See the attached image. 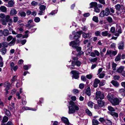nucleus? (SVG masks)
Returning a JSON list of instances; mask_svg holds the SVG:
<instances>
[{"label": "nucleus", "instance_id": "nucleus-14", "mask_svg": "<svg viewBox=\"0 0 125 125\" xmlns=\"http://www.w3.org/2000/svg\"><path fill=\"white\" fill-rule=\"evenodd\" d=\"M90 8H92L93 7L95 8L97 7V4L96 2H92L90 3Z\"/></svg>", "mask_w": 125, "mask_h": 125}, {"label": "nucleus", "instance_id": "nucleus-37", "mask_svg": "<svg viewBox=\"0 0 125 125\" xmlns=\"http://www.w3.org/2000/svg\"><path fill=\"white\" fill-rule=\"evenodd\" d=\"M0 10L3 12H5L7 10L6 7L3 6H2L0 7Z\"/></svg>", "mask_w": 125, "mask_h": 125}, {"label": "nucleus", "instance_id": "nucleus-15", "mask_svg": "<svg viewBox=\"0 0 125 125\" xmlns=\"http://www.w3.org/2000/svg\"><path fill=\"white\" fill-rule=\"evenodd\" d=\"M111 83L113 85L117 87H118L119 85V84L117 82L113 80L111 81Z\"/></svg>", "mask_w": 125, "mask_h": 125}, {"label": "nucleus", "instance_id": "nucleus-54", "mask_svg": "<svg viewBox=\"0 0 125 125\" xmlns=\"http://www.w3.org/2000/svg\"><path fill=\"white\" fill-rule=\"evenodd\" d=\"M20 81L19 80H18L17 81V83L16 84V86L17 88L20 86H21V84H20Z\"/></svg>", "mask_w": 125, "mask_h": 125}, {"label": "nucleus", "instance_id": "nucleus-63", "mask_svg": "<svg viewBox=\"0 0 125 125\" xmlns=\"http://www.w3.org/2000/svg\"><path fill=\"white\" fill-rule=\"evenodd\" d=\"M84 85L83 83H81L79 85V87L81 89H83L84 87Z\"/></svg>", "mask_w": 125, "mask_h": 125}, {"label": "nucleus", "instance_id": "nucleus-17", "mask_svg": "<svg viewBox=\"0 0 125 125\" xmlns=\"http://www.w3.org/2000/svg\"><path fill=\"white\" fill-rule=\"evenodd\" d=\"M98 105L100 107H102L104 105V103L101 100H99L97 101Z\"/></svg>", "mask_w": 125, "mask_h": 125}, {"label": "nucleus", "instance_id": "nucleus-29", "mask_svg": "<svg viewBox=\"0 0 125 125\" xmlns=\"http://www.w3.org/2000/svg\"><path fill=\"white\" fill-rule=\"evenodd\" d=\"M110 115L113 117H115L116 118L118 117V114L115 112H112L110 113Z\"/></svg>", "mask_w": 125, "mask_h": 125}, {"label": "nucleus", "instance_id": "nucleus-11", "mask_svg": "<svg viewBox=\"0 0 125 125\" xmlns=\"http://www.w3.org/2000/svg\"><path fill=\"white\" fill-rule=\"evenodd\" d=\"M100 81L97 78H96L94 80L93 86L94 87L96 88L98 86V84L100 83Z\"/></svg>", "mask_w": 125, "mask_h": 125}, {"label": "nucleus", "instance_id": "nucleus-48", "mask_svg": "<svg viewBox=\"0 0 125 125\" xmlns=\"http://www.w3.org/2000/svg\"><path fill=\"white\" fill-rule=\"evenodd\" d=\"M5 18V20L6 22H7L12 19H11L10 18V16L9 15H7L6 16Z\"/></svg>", "mask_w": 125, "mask_h": 125}, {"label": "nucleus", "instance_id": "nucleus-34", "mask_svg": "<svg viewBox=\"0 0 125 125\" xmlns=\"http://www.w3.org/2000/svg\"><path fill=\"white\" fill-rule=\"evenodd\" d=\"M1 44L2 46L4 48H5L8 47V43L6 42H3L1 43Z\"/></svg>", "mask_w": 125, "mask_h": 125}, {"label": "nucleus", "instance_id": "nucleus-21", "mask_svg": "<svg viewBox=\"0 0 125 125\" xmlns=\"http://www.w3.org/2000/svg\"><path fill=\"white\" fill-rule=\"evenodd\" d=\"M18 15L21 17H25L26 16V13L22 11H19L18 13Z\"/></svg>", "mask_w": 125, "mask_h": 125}, {"label": "nucleus", "instance_id": "nucleus-42", "mask_svg": "<svg viewBox=\"0 0 125 125\" xmlns=\"http://www.w3.org/2000/svg\"><path fill=\"white\" fill-rule=\"evenodd\" d=\"M110 55V57H111L112 56V54H111V50H108L106 52V54H105V55Z\"/></svg>", "mask_w": 125, "mask_h": 125}, {"label": "nucleus", "instance_id": "nucleus-2", "mask_svg": "<svg viewBox=\"0 0 125 125\" xmlns=\"http://www.w3.org/2000/svg\"><path fill=\"white\" fill-rule=\"evenodd\" d=\"M70 45L74 48L76 49V51L77 52L76 55L77 57H79L81 56V55L83 54V53L81 51V48L80 47H78L77 45H76L75 42L73 41L71 42L70 44Z\"/></svg>", "mask_w": 125, "mask_h": 125}, {"label": "nucleus", "instance_id": "nucleus-25", "mask_svg": "<svg viewBox=\"0 0 125 125\" xmlns=\"http://www.w3.org/2000/svg\"><path fill=\"white\" fill-rule=\"evenodd\" d=\"M4 112H5V115L8 116H9L10 115V111L7 109L4 108L3 109Z\"/></svg>", "mask_w": 125, "mask_h": 125}, {"label": "nucleus", "instance_id": "nucleus-39", "mask_svg": "<svg viewBox=\"0 0 125 125\" xmlns=\"http://www.w3.org/2000/svg\"><path fill=\"white\" fill-rule=\"evenodd\" d=\"M85 111L86 113L90 116H92V113L88 109H86L85 110Z\"/></svg>", "mask_w": 125, "mask_h": 125}, {"label": "nucleus", "instance_id": "nucleus-7", "mask_svg": "<svg viewBox=\"0 0 125 125\" xmlns=\"http://www.w3.org/2000/svg\"><path fill=\"white\" fill-rule=\"evenodd\" d=\"M95 94V98L97 99H100L102 100L104 97V94L102 93L100 91H97L96 93Z\"/></svg>", "mask_w": 125, "mask_h": 125}, {"label": "nucleus", "instance_id": "nucleus-24", "mask_svg": "<svg viewBox=\"0 0 125 125\" xmlns=\"http://www.w3.org/2000/svg\"><path fill=\"white\" fill-rule=\"evenodd\" d=\"M110 13L109 9L108 8H106L105 9V15L108 16Z\"/></svg>", "mask_w": 125, "mask_h": 125}, {"label": "nucleus", "instance_id": "nucleus-45", "mask_svg": "<svg viewBox=\"0 0 125 125\" xmlns=\"http://www.w3.org/2000/svg\"><path fill=\"white\" fill-rule=\"evenodd\" d=\"M83 36V38H86L88 37L89 36L88 33H85L84 32H83L82 33Z\"/></svg>", "mask_w": 125, "mask_h": 125}, {"label": "nucleus", "instance_id": "nucleus-1", "mask_svg": "<svg viewBox=\"0 0 125 125\" xmlns=\"http://www.w3.org/2000/svg\"><path fill=\"white\" fill-rule=\"evenodd\" d=\"M69 104L71 106L69 107V114H72L75 113L76 111L78 110L79 108L78 106L75 104V103L72 101H70Z\"/></svg>", "mask_w": 125, "mask_h": 125}, {"label": "nucleus", "instance_id": "nucleus-30", "mask_svg": "<svg viewBox=\"0 0 125 125\" xmlns=\"http://www.w3.org/2000/svg\"><path fill=\"white\" fill-rule=\"evenodd\" d=\"M92 123L93 125H97L99 123L97 120L94 119H93Z\"/></svg>", "mask_w": 125, "mask_h": 125}, {"label": "nucleus", "instance_id": "nucleus-8", "mask_svg": "<svg viewBox=\"0 0 125 125\" xmlns=\"http://www.w3.org/2000/svg\"><path fill=\"white\" fill-rule=\"evenodd\" d=\"M82 31H80L78 32L77 33V34L75 35L74 36V39L76 40V41L74 42H75V43H76V45H77L79 43V41L78 40V39L80 37V35L82 34Z\"/></svg>", "mask_w": 125, "mask_h": 125}, {"label": "nucleus", "instance_id": "nucleus-53", "mask_svg": "<svg viewBox=\"0 0 125 125\" xmlns=\"http://www.w3.org/2000/svg\"><path fill=\"white\" fill-rule=\"evenodd\" d=\"M97 57L92 59L90 60V61L91 62H96L97 60Z\"/></svg>", "mask_w": 125, "mask_h": 125}, {"label": "nucleus", "instance_id": "nucleus-31", "mask_svg": "<svg viewBox=\"0 0 125 125\" xmlns=\"http://www.w3.org/2000/svg\"><path fill=\"white\" fill-rule=\"evenodd\" d=\"M107 97L108 100L110 101L111 102V101L113 100V99L114 98H113L112 96L109 94H108L107 95Z\"/></svg>", "mask_w": 125, "mask_h": 125}, {"label": "nucleus", "instance_id": "nucleus-61", "mask_svg": "<svg viewBox=\"0 0 125 125\" xmlns=\"http://www.w3.org/2000/svg\"><path fill=\"white\" fill-rule=\"evenodd\" d=\"M117 52L116 51H113L111 50V54L113 55H114L115 56L117 54Z\"/></svg>", "mask_w": 125, "mask_h": 125}, {"label": "nucleus", "instance_id": "nucleus-26", "mask_svg": "<svg viewBox=\"0 0 125 125\" xmlns=\"http://www.w3.org/2000/svg\"><path fill=\"white\" fill-rule=\"evenodd\" d=\"M116 31L119 33H122L121 28L120 26H118L116 27Z\"/></svg>", "mask_w": 125, "mask_h": 125}, {"label": "nucleus", "instance_id": "nucleus-64", "mask_svg": "<svg viewBox=\"0 0 125 125\" xmlns=\"http://www.w3.org/2000/svg\"><path fill=\"white\" fill-rule=\"evenodd\" d=\"M6 16L4 14L1 13L0 14V17L2 19H4L5 18Z\"/></svg>", "mask_w": 125, "mask_h": 125}, {"label": "nucleus", "instance_id": "nucleus-56", "mask_svg": "<svg viewBox=\"0 0 125 125\" xmlns=\"http://www.w3.org/2000/svg\"><path fill=\"white\" fill-rule=\"evenodd\" d=\"M113 78L114 80H118L119 79L120 77L119 75H115L114 76Z\"/></svg>", "mask_w": 125, "mask_h": 125}, {"label": "nucleus", "instance_id": "nucleus-49", "mask_svg": "<svg viewBox=\"0 0 125 125\" xmlns=\"http://www.w3.org/2000/svg\"><path fill=\"white\" fill-rule=\"evenodd\" d=\"M0 21L2 22V24L3 25H6L7 24V22L4 19H1L0 20Z\"/></svg>", "mask_w": 125, "mask_h": 125}, {"label": "nucleus", "instance_id": "nucleus-19", "mask_svg": "<svg viewBox=\"0 0 125 125\" xmlns=\"http://www.w3.org/2000/svg\"><path fill=\"white\" fill-rule=\"evenodd\" d=\"M24 110H32L33 111H36V109L35 108H30L24 106L22 108Z\"/></svg>", "mask_w": 125, "mask_h": 125}, {"label": "nucleus", "instance_id": "nucleus-44", "mask_svg": "<svg viewBox=\"0 0 125 125\" xmlns=\"http://www.w3.org/2000/svg\"><path fill=\"white\" fill-rule=\"evenodd\" d=\"M115 9L117 10H119L121 8V5L119 4H117L115 6Z\"/></svg>", "mask_w": 125, "mask_h": 125}, {"label": "nucleus", "instance_id": "nucleus-28", "mask_svg": "<svg viewBox=\"0 0 125 125\" xmlns=\"http://www.w3.org/2000/svg\"><path fill=\"white\" fill-rule=\"evenodd\" d=\"M91 89L89 87H88L86 91V93L87 94L88 96H90L91 95Z\"/></svg>", "mask_w": 125, "mask_h": 125}, {"label": "nucleus", "instance_id": "nucleus-47", "mask_svg": "<svg viewBox=\"0 0 125 125\" xmlns=\"http://www.w3.org/2000/svg\"><path fill=\"white\" fill-rule=\"evenodd\" d=\"M117 64L116 63H113L112 64V68L114 70H116V68L117 66Z\"/></svg>", "mask_w": 125, "mask_h": 125}, {"label": "nucleus", "instance_id": "nucleus-33", "mask_svg": "<svg viewBox=\"0 0 125 125\" xmlns=\"http://www.w3.org/2000/svg\"><path fill=\"white\" fill-rule=\"evenodd\" d=\"M46 8V6L43 5H41L39 7L40 10L43 11H44L45 10Z\"/></svg>", "mask_w": 125, "mask_h": 125}, {"label": "nucleus", "instance_id": "nucleus-16", "mask_svg": "<svg viewBox=\"0 0 125 125\" xmlns=\"http://www.w3.org/2000/svg\"><path fill=\"white\" fill-rule=\"evenodd\" d=\"M16 41V38H13L12 41L8 43L9 46H12L14 45L15 44Z\"/></svg>", "mask_w": 125, "mask_h": 125}, {"label": "nucleus", "instance_id": "nucleus-5", "mask_svg": "<svg viewBox=\"0 0 125 125\" xmlns=\"http://www.w3.org/2000/svg\"><path fill=\"white\" fill-rule=\"evenodd\" d=\"M121 99L120 98H114L113 100L111 101V103L113 105H118L121 102Z\"/></svg>", "mask_w": 125, "mask_h": 125}, {"label": "nucleus", "instance_id": "nucleus-12", "mask_svg": "<svg viewBox=\"0 0 125 125\" xmlns=\"http://www.w3.org/2000/svg\"><path fill=\"white\" fill-rule=\"evenodd\" d=\"M124 44L123 42H121L118 44V48L119 49L122 50L124 49Z\"/></svg>", "mask_w": 125, "mask_h": 125}, {"label": "nucleus", "instance_id": "nucleus-4", "mask_svg": "<svg viewBox=\"0 0 125 125\" xmlns=\"http://www.w3.org/2000/svg\"><path fill=\"white\" fill-rule=\"evenodd\" d=\"M81 62V61L78 60V59L77 57H73L72 64V66H74L76 65L77 66H80Z\"/></svg>", "mask_w": 125, "mask_h": 125}, {"label": "nucleus", "instance_id": "nucleus-32", "mask_svg": "<svg viewBox=\"0 0 125 125\" xmlns=\"http://www.w3.org/2000/svg\"><path fill=\"white\" fill-rule=\"evenodd\" d=\"M88 106L91 108H92L94 105V103L91 101H89L88 103Z\"/></svg>", "mask_w": 125, "mask_h": 125}, {"label": "nucleus", "instance_id": "nucleus-23", "mask_svg": "<svg viewBox=\"0 0 125 125\" xmlns=\"http://www.w3.org/2000/svg\"><path fill=\"white\" fill-rule=\"evenodd\" d=\"M121 54H118L115 59V60L116 62H118L121 59Z\"/></svg>", "mask_w": 125, "mask_h": 125}, {"label": "nucleus", "instance_id": "nucleus-52", "mask_svg": "<svg viewBox=\"0 0 125 125\" xmlns=\"http://www.w3.org/2000/svg\"><path fill=\"white\" fill-rule=\"evenodd\" d=\"M95 34L96 36H100L101 34V32L99 31H97L95 32Z\"/></svg>", "mask_w": 125, "mask_h": 125}, {"label": "nucleus", "instance_id": "nucleus-36", "mask_svg": "<svg viewBox=\"0 0 125 125\" xmlns=\"http://www.w3.org/2000/svg\"><path fill=\"white\" fill-rule=\"evenodd\" d=\"M124 69V67L122 66H121L117 69V72L118 73H121L123 70Z\"/></svg>", "mask_w": 125, "mask_h": 125}, {"label": "nucleus", "instance_id": "nucleus-58", "mask_svg": "<svg viewBox=\"0 0 125 125\" xmlns=\"http://www.w3.org/2000/svg\"><path fill=\"white\" fill-rule=\"evenodd\" d=\"M93 76L91 74L87 75H86V77L88 79H91L92 77Z\"/></svg>", "mask_w": 125, "mask_h": 125}, {"label": "nucleus", "instance_id": "nucleus-22", "mask_svg": "<svg viewBox=\"0 0 125 125\" xmlns=\"http://www.w3.org/2000/svg\"><path fill=\"white\" fill-rule=\"evenodd\" d=\"M3 35L6 36L9 34V31L7 29H4L3 31Z\"/></svg>", "mask_w": 125, "mask_h": 125}, {"label": "nucleus", "instance_id": "nucleus-41", "mask_svg": "<svg viewBox=\"0 0 125 125\" xmlns=\"http://www.w3.org/2000/svg\"><path fill=\"white\" fill-rule=\"evenodd\" d=\"M108 110L111 112H114L115 111V110L114 108L111 106H109L108 107Z\"/></svg>", "mask_w": 125, "mask_h": 125}, {"label": "nucleus", "instance_id": "nucleus-27", "mask_svg": "<svg viewBox=\"0 0 125 125\" xmlns=\"http://www.w3.org/2000/svg\"><path fill=\"white\" fill-rule=\"evenodd\" d=\"M7 49L5 48H2L0 49V52L3 55L5 54L6 52Z\"/></svg>", "mask_w": 125, "mask_h": 125}, {"label": "nucleus", "instance_id": "nucleus-13", "mask_svg": "<svg viewBox=\"0 0 125 125\" xmlns=\"http://www.w3.org/2000/svg\"><path fill=\"white\" fill-rule=\"evenodd\" d=\"M61 120L65 124L68 125H70V123L69 121L66 118L64 117H62L61 118Z\"/></svg>", "mask_w": 125, "mask_h": 125}, {"label": "nucleus", "instance_id": "nucleus-51", "mask_svg": "<svg viewBox=\"0 0 125 125\" xmlns=\"http://www.w3.org/2000/svg\"><path fill=\"white\" fill-rule=\"evenodd\" d=\"M110 31L111 32L113 33L115 32V29L114 27H112L110 29Z\"/></svg>", "mask_w": 125, "mask_h": 125}, {"label": "nucleus", "instance_id": "nucleus-18", "mask_svg": "<svg viewBox=\"0 0 125 125\" xmlns=\"http://www.w3.org/2000/svg\"><path fill=\"white\" fill-rule=\"evenodd\" d=\"M14 4V2L12 0H10L8 2L7 6L8 7H12L13 6Z\"/></svg>", "mask_w": 125, "mask_h": 125}, {"label": "nucleus", "instance_id": "nucleus-62", "mask_svg": "<svg viewBox=\"0 0 125 125\" xmlns=\"http://www.w3.org/2000/svg\"><path fill=\"white\" fill-rule=\"evenodd\" d=\"M94 52L95 55L98 56L100 55V53L97 50H94Z\"/></svg>", "mask_w": 125, "mask_h": 125}, {"label": "nucleus", "instance_id": "nucleus-43", "mask_svg": "<svg viewBox=\"0 0 125 125\" xmlns=\"http://www.w3.org/2000/svg\"><path fill=\"white\" fill-rule=\"evenodd\" d=\"M125 90L123 88H121L119 90V93L122 94V95H123L124 94V93H125Z\"/></svg>", "mask_w": 125, "mask_h": 125}, {"label": "nucleus", "instance_id": "nucleus-46", "mask_svg": "<svg viewBox=\"0 0 125 125\" xmlns=\"http://www.w3.org/2000/svg\"><path fill=\"white\" fill-rule=\"evenodd\" d=\"M106 19L110 23H111L112 22V19L110 17H108L106 18Z\"/></svg>", "mask_w": 125, "mask_h": 125}, {"label": "nucleus", "instance_id": "nucleus-50", "mask_svg": "<svg viewBox=\"0 0 125 125\" xmlns=\"http://www.w3.org/2000/svg\"><path fill=\"white\" fill-rule=\"evenodd\" d=\"M34 21L36 22H39L40 20V18L39 17H36L34 19Z\"/></svg>", "mask_w": 125, "mask_h": 125}, {"label": "nucleus", "instance_id": "nucleus-35", "mask_svg": "<svg viewBox=\"0 0 125 125\" xmlns=\"http://www.w3.org/2000/svg\"><path fill=\"white\" fill-rule=\"evenodd\" d=\"M105 15V11L102 10L99 16L101 17H103Z\"/></svg>", "mask_w": 125, "mask_h": 125}, {"label": "nucleus", "instance_id": "nucleus-10", "mask_svg": "<svg viewBox=\"0 0 125 125\" xmlns=\"http://www.w3.org/2000/svg\"><path fill=\"white\" fill-rule=\"evenodd\" d=\"M101 35L104 36H108V37H110L111 35V34L108 32V31H106L102 32Z\"/></svg>", "mask_w": 125, "mask_h": 125}, {"label": "nucleus", "instance_id": "nucleus-9", "mask_svg": "<svg viewBox=\"0 0 125 125\" xmlns=\"http://www.w3.org/2000/svg\"><path fill=\"white\" fill-rule=\"evenodd\" d=\"M71 73L73 74L72 78L77 79L79 78V72L76 70H73L71 72Z\"/></svg>", "mask_w": 125, "mask_h": 125}, {"label": "nucleus", "instance_id": "nucleus-3", "mask_svg": "<svg viewBox=\"0 0 125 125\" xmlns=\"http://www.w3.org/2000/svg\"><path fill=\"white\" fill-rule=\"evenodd\" d=\"M98 120L104 125H112V124L111 121L105 117H100Z\"/></svg>", "mask_w": 125, "mask_h": 125}, {"label": "nucleus", "instance_id": "nucleus-6", "mask_svg": "<svg viewBox=\"0 0 125 125\" xmlns=\"http://www.w3.org/2000/svg\"><path fill=\"white\" fill-rule=\"evenodd\" d=\"M35 25V24L33 20H29L27 24H26L25 26L26 27L28 28V29L29 30Z\"/></svg>", "mask_w": 125, "mask_h": 125}, {"label": "nucleus", "instance_id": "nucleus-55", "mask_svg": "<svg viewBox=\"0 0 125 125\" xmlns=\"http://www.w3.org/2000/svg\"><path fill=\"white\" fill-rule=\"evenodd\" d=\"M38 4V2L35 1H33L31 3V5L34 6L37 5Z\"/></svg>", "mask_w": 125, "mask_h": 125}, {"label": "nucleus", "instance_id": "nucleus-38", "mask_svg": "<svg viewBox=\"0 0 125 125\" xmlns=\"http://www.w3.org/2000/svg\"><path fill=\"white\" fill-rule=\"evenodd\" d=\"M8 118L6 116H4L3 117L2 121L3 123H5L8 121Z\"/></svg>", "mask_w": 125, "mask_h": 125}, {"label": "nucleus", "instance_id": "nucleus-40", "mask_svg": "<svg viewBox=\"0 0 125 125\" xmlns=\"http://www.w3.org/2000/svg\"><path fill=\"white\" fill-rule=\"evenodd\" d=\"M93 20L96 22L99 21L98 17L96 16H94L93 18Z\"/></svg>", "mask_w": 125, "mask_h": 125}, {"label": "nucleus", "instance_id": "nucleus-20", "mask_svg": "<svg viewBox=\"0 0 125 125\" xmlns=\"http://www.w3.org/2000/svg\"><path fill=\"white\" fill-rule=\"evenodd\" d=\"M17 13V11L14 9H12L10 11V14L11 15H13L16 14Z\"/></svg>", "mask_w": 125, "mask_h": 125}, {"label": "nucleus", "instance_id": "nucleus-57", "mask_svg": "<svg viewBox=\"0 0 125 125\" xmlns=\"http://www.w3.org/2000/svg\"><path fill=\"white\" fill-rule=\"evenodd\" d=\"M81 79L84 82H85L86 80L85 77L84 76H82L81 77Z\"/></svg>", "mask_w": 125, "mask_h": 125}, {"label": "nucleus", "instance_id": "nucleus-59", "mask_svg": "<svg viewBox=\"0 0 125 125\" xmlns=\"http://www.w3.org/2000/svg\"><path fill=\"white\" fill-rule=\"evenodd\" d=\"M13 38L10 35L7 38V40L8 41H10Z\"/></svg>", "mask_w": 125, "mask_h": 125}, {"label": "nucleus", "instance_id": "nucleus-60", "mask_svg": "<svg viewBox=\"0 0 125 125\" xmlns=\"http://www.w3.org/2000/svg\"><path fill=\"white\" fill-rule=\"evenodd\" d=\"M94 11L97 13H99L100 12V10L97 7L94 8Z\"/></svg>", "mask_w": 125, "mask_h": 125}]
</instances>
